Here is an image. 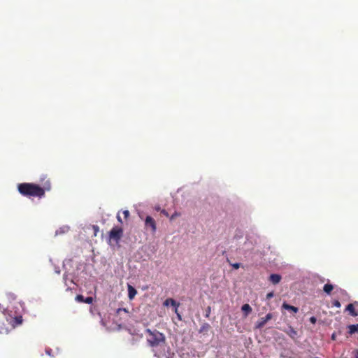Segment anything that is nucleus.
Segmentation results:
<instances>
[{"mask_svg":"<svg viewBox=\"0 0 358 358\" xmlns=\"http://www.w3.org/2000/svg\"><path fill=\"white\" fill-rule=\"evenodd\" d=\"M43 187L34 183L23 182L17 185L18 192L24 196L42 198L45 196V191L51 189V183L49 180L41 179Z\"/></svg>","mask_w":358,"mask_h":358,"instance_id":"obj_1","label":"nucleus"},{"mask_svg":"<svg viewBox=\"0 0 358 358\" xmlns=\"http://www.w3.org/2000/svg\"><path fill=\"white\" fill-rule=\"evenodd\" d=\"M145 333L148 334L147 343L151 348L159 347L165 343L166 339L164 335L159 331L147 329Z\"/></svg>","mask_w":358,"mask_h":358,"instance_id":"obj_2","label":"nucleus"},{"mask_svg":"<svg viewBox=\"0 0 358 358\" xmlns=\"http://www.w3.org/2000/svg\"><path fill=\"white\" fill-rule=\"evenodd\" d=\"M123 235V229L121 227H115L109 232L110 239L118 243Z\"/></svg>","mask_w":358,"mask_h":358,"instance_id":"obj_3","label":"nucleus"},{"mask_svg":"<svg viewBox=\"0 0 358 358\" xmlns=\"http://www.w3.org/2000/svg\"><path fill=\"white\" fill-rule=\"evenodd\" d=\"M145 228L150 229L152 234H155L157 231V224L155 220L151 216H147L145 220Z\"/></svg>","mask_w":358,"mask_h":358,"instance_id":"obj_4","label":"nucleus"},{"mask_svg":"<svg viewBox=\"0 0 358 358\" xmlns=\"http://www.w3.org/2000/svg\"><path fill=\"white\" fill-rule=\"evenodd\" d=\"M273 318L272 313H268L265 317H261L255 324L256 329H262L266 323Z\"/></svg>","mask_w":358,"mask_h":358,"instance_id":"obj_5","label":"nucleus"},{"mask_svg":"<svg viewBox=\"0 0 358 358\" xmlns=\"http://www.w3.org/2000/svg\"><path fill=\"white\" fill-rule=\"evenodd\" d=\"M171 305L175 307V313H177L179 320H181L180 315L178 313V307L179 306V303H177L174 299L169 298L165 300L164 302V306H169Z\"/></svg>","mask_w":358,"mask_h":358,"instance_id":"obj_6","label":"nucleus"},{"mask_svg":"<svg viewBox=\"0 0 358 358\" xmlns=\"http://www.w3.org/2000/svg\"><path fill=\"white\" fill-rule=\"evenodd\" d=\"M284 331L293 340H295L297 336V331L291 326L287 329H285Z\"/></svg>","mask_w":358,"mask_h":358,"instance_id":"obj_7","label":"nucleus"},{"mask_svg":"<svg viewBox=\"0 0 358 358\" xmlns=\"http://www.w3.org/2000/svg\"><path fill=\"white\" fill-rule=\"evenodd\" d=\"M282 308L285 310H289V311H292L294 313H296L298 311H299V309L297 307H295V306H291L288 303H287L286 302H284L282 305Z\"/></svg>","mask_w":358,"mask_h":358,"instance_id":"obj_8","label":"nucleus"},{"mask_svg":"<svg viewBox=\"0 0 358 358\" xmlns=\"http://www.w3.org/2000/svg\"><path fill=\"white\" fill-rule=\"evenodd\" d=\"M281 280V276L278 274H271L269 276V280L271 282H272L273 285H276L280 282Z\"/></svg>","mask_w":358,"mask_h":358,"instance_id":"obj_9","label":"nucleus"},{"mask_svg":"<svg viewBox=\"0 0 358 358\" xmlns=\"http://www.w3.org/2000/svg\"><path fill=\"white\" fill-rule=\"evenodd\" d=\"M136 289L131 285H128V297L129 299H133L136 295Z\"/></svg>","mask_w":358,"mask_h":358,"instance_id":"obj_10","label":"nucleus"},{"mask_svg":"<svg viewBox=\"0 0 358 358\" xmlns=\"http://www.w3.org/2000/svg\"><path fill=\"white\" fill-rule=\"evenodd\" d=\"M346 310L349 311L350 315L356 317L358 315V313L355 310L354 305L352 303H350L346 307Z\"/></svg>","mask_w":358,"mask_h":358,"instance_id":"obj_11","label":"nucleus"},{"mask_svg":"<svg viewBox=\"0 0 358 358\" xmlns=\"http://www.w3.org/2000/svg\"><path fill=\"white\" fill-rule=\"evenodd\" d=\"M241 310L243 312L244 316L247 317L252 312V308L249 304L245 303L242 306Z\"/></svg>","mask_w":358,"mask_h":358,"instance_id":"obj_12","label":"nucleus"},{"mask_svg":"<svg viewBox=\"0 0 358 358\" xmlns=\"http://www.w3.org/2000/svg\"><path fill=\"white\" fill-rule=\"evenodd\" d=\"M22 323V316L15 317L13 320L12 327H13V328H15L16 326L20 325Z\"/></svg>","mask_w":358,"mask_h":358,"instance_id":"obj_13","label":"nucleus"},{"mask_svg":"<svg viewBox=\"0 0 358 358\" xmlns=\"http://www.w3.org/2000/svg\"><path fill=\"white\" fill-rule=\"evenodd\" d=\"M348 333L352 335L355 332H358V324H351L348 326Z\"/></svg>","mask_w":358,"mask_h":358,"instance_id":"obj_14","label":"nucleus"},{"mask_svg":"<svg viewBox=\"0 0 358 358\" xmlns=\"http://www.w3.org/2000/svg\"><path fill=\"white\" fill-rule=\"evenodd\" d=\"M334 289V286L331 284H325L323 287V290L327 294H330Z\"/></svg>","mask_w":358,"mask_h":358,"instance_id":"obj_15","label":"nucleus"},{"mask_svg":"<svg viewBox=\"0 0 358 358\" xmlns=\"http://www.w3.org/2000/svg\"><path fill=\"white\" fill-rule=\"evenodd\" d=\"M210 326L209 324L204 323L201 325L199 332L202 333V332L208 331L210 329Z\"/></svg>","mask_w":358,"mask_h":358,"instance_id":"obj_16","label":"nucleus"},{"mask_svg":"<svg viewBox=\"0 0 358 358\" xmlns=\"http://www.w3.org/2000/svg\"><path fill=\"white\" fill-rule=\"evenodd\" d=\"M76 299L79 302H84L85 298L83 295H77Z\"/></svg>","mask_w":358,"mask_h":358,"instance_id":"obj_17","label":"nucleus"},{"mask_svg":"<svg viewBox=\"0 0 358 358\" xmlns=\"http://www.w3.org/2000/svg\"><path fill=\"white\" fill-rule=\"evenodd\" d=\"M333 306L336 307V308H340L341 307V303L338 301V300H335L333 301L332 303Z\"/></svg>","mask_w":358,"mask_h":358,"instance_id":"obj_18","label":"nucleus"},{"mask_svg":"<svg viewBox=\"0 0 358 358\" xmlns=\"http://www.w3.org/2000/svg\"><path fill=\"white\" fill-rule=\"evenodd\" d=\"M210 312H211V308L210 306L207 307L206 310V317H208L210 314Z\"/></svg>","mask_w":358,"mask_h":358,"instance_id":"obj_19","label":"nucleus"},{"mask_svg":"<svg viewBox=\"0 0 358 358\" xmlns=\"http://www.w3.org/2000/svg\"><path fill=\"white\" fill-rule=\"evenodd\" d=\"M122 213L124 215V219H128L129 216V211L128 210H125L122 212Z\"/></svg>","mask_w":358,"mask_h":358,"instance_id":"obj_20","label":"nucleus"},{"mask_svg":"<svg viewBox=\"0 0 358 358\" xmlns=\"http://www.w3.org/2000/svg\"><path fill=\"white\" fill-rule=\"evenodd\" d=\"M180 213L176 212V213H174L171 216L170 220H173V219H175L176 217H178V216H180Z\"/></svg>","mask_w":358,"mask_h":358,"instance_id":"obj_21","label":"nucleus"},{"mask_svg":"<svg viewBox=\"0 0 358 358\" xmlns=\"http://www.w3.org/2000/svg\"><path fill=\"white\" fill-rule=\"evenodd\" d=\"M84 302L86 303H92V297H87L85 299Z\"/></svg>","mask_w":358,"mask_h":358,"instance_id":"obj_22","label":"nucleus"},{"mask_svg":"<svg viewBox=\"0 0 358 358\" xmlns=\"http://www.w3.org/2000/svg\"><path fill=\"white\" fill-rule=\"evenodd\" d=\"M274 294L273 292H269L266 294V299H270L271 298H272Z\"/></svg>","mask_w":358,"mask_h":358,"instance_id":"obj_23","label":"nucleus"},{"mask_svg":"<svg viewBox=\"0 0 358 358\" xmlns=\"http://www.w3.org/2000/svg\"><path fill=\"white\" fill-rule=\"evenodd\" d=\"M232 266L235 268V269H238L240 268L241 266V264L240 263H235L234 264H232Z\"/></svg>","mask_w":358,"mask_h":358,"instance_id":"obj_24","label":"nucleus"},{"mask_svg":"<svg viewBox=\"0 0 358 358\" xmlns=\"http://www.w3.org/2000/svg\"><path fill=\"white\" fill-rule=\"evenodd\" d=\"M93 229L94 230V235L96 236V233L99 231V227L96 225H94Z\"/></svg>","mask_w":358,"mask_h":358,"instance_id":"obj_25","label":"nucleus"},{"mask_svg":"<svg viewBox=\"0 0 358 358\" xmlns=\"http://www.w3.org/2000/svg\"><path fill=\"white\" fill-rule=\"evenodd\" d=\"M162 213L164 214L165 216L169 217V213H167L166 210H162Z\"/></svg>","mask_w":358,"mask_h":358,"instance_id":"obj_26","label":"nucleus"},{"mask_svg":"<svg viewBox=\"0 0 358 358\" xmlns=\"http://www.w3.org/2000/svg\"><path fill=\"white\" fill-rule=\"evenodd\" d=\"M310 320L312 323H315L316 322V318L315 317H312Z\"/></svg>","mask_w":358,"mask_h":358,"instance_id":"obj_27","label":"nucleus"},{"mask_svg":"<svg viewBox=\"0 0 358 358\" xmlns=\"http://www.w3.org/2000/svg\"><path fill=\"white\" fill-rule=\"evenodd\" d=\"M117 219L119 222L122 223V219H121V217H120V216L119 215H117Z\"/></svg>","mask_w":358,"mask_h":358,"instance_id":"obj_28","label":"nucleus"},{"mask_svg":"<svg viewBox=\"0 0 358 358\" xmlns=\"http://www.w3.org/2000/svg\"><path fill=\"white\" fill-rule=\"evenodd\" d=\"M315 358H319V357H315Z\"/></svg>","mask_w":358,"mask_h":358,"instance_id":"obj_29","label":"nucleus"},{"mask_svg":"<svg viewBox=\"0 0 358 358\" xmlns=\"http://www.w3.org/2000/svg\"><path fill=\"white\" fill-rule=\"evenodd\" d=\"M357 358H358V357H357Z\"/></svg>","mask_w":358,"mask_h":358,"instance_id":"obj_30","label":"nucleus"}]
</instances>
